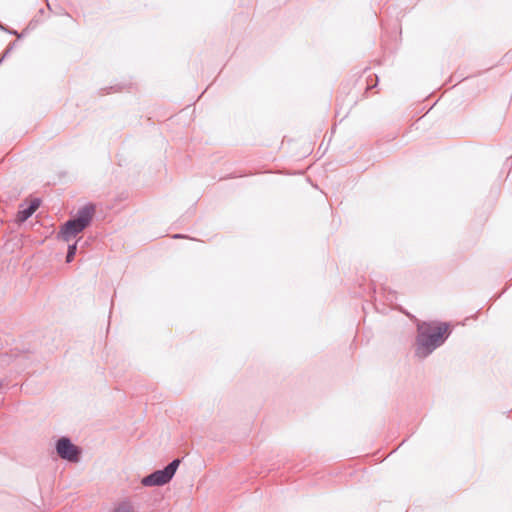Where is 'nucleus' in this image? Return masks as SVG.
Returning <instances> with one entry per match:
<instances>
[{"mask_svg":"<svg viewBox=\"0 0 512 512\" xmlns=\"http://www.w3.org/2000/svg\"><path fill=\"white\" fill-rule=\"evenodd\" d=\"M7 33L11 34V35H16L17 38H21L23 34H19L16 30L14 29H10L8 28V31H6Z\"/></svg>","mask_w":512,"mask_h":512,"instance_id":"obj_9","label":"nucleus"},{"mask_svg":"<svg viewBox=\"0 0 512 512\" xmlns=\"http://www.w3.org/2000/svg\"><path fill=\"white\" fill-rule=\"evenodd\" d=\"M77 253V241L68 245L66 254V263H71Z\"/></svg>","mask_w":512,"mask_h":512,"instance_id":"obj_6","label":"nucleus"},{"mask_svg":"<svg viewBox=\"0 0 512 512\" xmlns=\"http://www.w3.org/2000/svg\"><path fill=\"white\" fill-rule=\"evenodd\" d=\"M0 30L8 31V27H6L3 23L0 22Z\"/></svg>","mask_w":512,"mask_h":512,"instance_id":"obj_10","label":"nucleus"},{"mask_svg":"<svg viewBox=\"0 0 512 512\" xmlns=\"http://www.w3.org/2000/svg\"><path fill=\"white\" fill-rule=\"evenodd\" d=\"M180 464L179 459L173 460L163 470L155 471L154 473L144 477L141 483L144 486H161L168 483L174 476L178 466Z\"/></svg>","mask_w":512,"mask_h":512,"instance_id":"obj_3","label":"nucleus"},{"mask_svg":"<svg viewBox=\"0 0 512 512\" xmlns=\"http://www.w3.org/2000/svg\"><path fill=\"white\" fill-rule=\"evenodd\" d=\"M95 210L96 206L93 203H87L79 208L76 215L61 226L58 238L70 242L91 224Z\"/></svg>","mask_w":512,"mask_h":512,"instance_id":"obj_2","label":"nucleus"},{"mask_svg":"<svg viewBox=\"0 0 512 512\" xmlns=\"http://www.w3.org/2000/svg\"><path fill=\"white\" fill-rule=\"evenodd\" d=\"M452 333L448 322L422 321L417 324L416 344L423 352H433L441 347Z\"/></svg>","mask_w":512,"mask_h":512,"instance_id":"obj_1","label":"nucleus"},{"mask_svg":"<svg viewBox=\"0 0 512 512\" xmlns=\"http://www.w3.org/2000/svg\"><path fill=\"white\" fill-rule=\"evenodd\" d=\"M16 43L15 42H12L10 43L7 48L5 49L4 53H3V56L1 57V62L12 52V50L14 49Z\"/></svg>","mask_w":512,"mask_h":512,"instance_id":"obj_8","label":"nucleus"},{"mask_svg":"<svg viewBox=\"0 0 512 512\" xmlns=\"http://www.w3.org/2000/svg\"><path fill=\"white\" fill-rule=\"evenodd\" d=\"M113 512H134V509L128 504L118 506Z\"/></svg>","mask_w":512,"mask_h":512,"instance_id":"obj_7","label":"nucleus"},{"mask_svg":"<svg viewBox=\"0 0 512 512\" xmlns=\"http://www.w3.org/2000/svg\"><path fill=\"white\" fill-rule=\"evenodd\" d=\"M58 455L71 462H77L80 450L68 438H60L56 445Z\"/></svg>","mask_w":512,"mask_h":512,"instance_id":"obj_4","label":"nucleus"},{"mask_svg":"<svg viewBox=\"0 0 512 512\" xmlns=\"http://www.w3.org/2000/svg\"><path fill=\"white\" fill-rule=\"evenodd\" d=\"M184 237H185V236H184V235H182V234H176V235H174V238H184Z\"/></svg>","mask_w":512,"mask_h":512,"instance_id":"obj_11","label":"nucleus"},{"mask_svg":"<svg viewBox=\"0 0 512 512\" xmlns=\"http://www.w3.org/2000/svg\"><path fill=\"white\" fill-rule=\"evenodd\" d=\"M41 204L40 198H34L31 200L27 207H23V204L20 205V210L17 212L16 220L19 223L25 222L28 218H30L34 212L39 208Z\"/></svg>","mask_w":512,"mask_h":512,"instance_id":"obj_5","label":"nucleus"}]
</instances>
